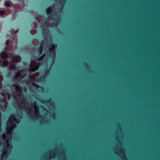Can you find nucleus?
I'll list each match as a JSON object with an SVG mask.
<instances>
[{
	"instance_id": "obj_21",
	"label": "nucleus",
	"mask_w": 160,
	"mask_h": 160,
	"mask_svg": "<svg viewBox=\"0 0 160 160\" xmlns=\"http://www.w3.org/2000/svg\"><path fill=\"white\" fill-rule=\"evenodd\" d=\"M61 2V1H60L59 2H58V4H60V3Z\"/></svg>"
},
{
	"instance_id": "obj_11",
	"label": "nucleus",
	"mask_w": 160,
	"mask_h": 160,
	"mask_svg": "<svg viewBox=\"0 0 160 160\" xmlns=\"http://www.w3.org/2000/svg\"><path fill=\"white\" fill-rule=\"evenodd\" d=\"M21 77V75L20 73L19 72H17L16 74L15 75V78H18L19 77Z\"/></svg>"
},
{
	"instance_id": "obj_16",
	"label": "nucleus",
	"mask_w": 160,
	"mask_h": 160,
	"mask_svg": "<svg viewBox=\"0 0 160 160\" xmlns=\"http://www.w3.org/2000/svg\"><path fill=\"white\" fill-rule=\"evenodd\" d=\"M32 85L33 86L36 87H38V85H37L35 83L32 82Z\"/></svg>"
},
{
	"instance_id": "obj_13",
	"label": "nucleus",
	"mask_w": 160,
	"mask_h": 160,
	"mask_svg": "<svg viewBox=\"0 0 160 160\" xmlns=\"http://www.w3.org/2000/svg\"><path fill=\"white\" fill-rule=\"evenodd\" d=\"M54 47H53V46H52V47H51L49 49L48 51H50L51 52L52 51V50H54Z\"/></svg>"
},
{
	"instance_id": "obj_1",
	"label": "nucleus",
	"mask_w": 160,
	"mask_h": 160,
	"mask_svg": "<svg viewBox=\"0 0 160 160\" xmlns=\"http://www.w3.org/2000/svg\"><path fill=\"white\" fill-rule=\"evenodd\" d=\"M7 49V48L5 47L4 48V50L1 52L0 53V55L2 58L3 59H7L8 58H11V54L10 53L8 54V53L6 52V51Z\"/></svg>"
},
{
	"instance_id": "obj_18",
	"label": "nucleus",
	"mask_w": 160,
	"mask_h": 160,
	"mask_svg": "<svg viewBox=\"0 0 160 160\" xmlns=\"http://www.w3.org/2000/svg\"><path fill=\"white\" fill-rule=\"evenodd\" d=\"M7 134H11V132L9 131V130H7Z\"/></svg>"
},
{
	"instance_id": "obj_5",
	"label": "nucleus",
	"mask_w": 160,
	"mask_h": 160,
	"mask_svg": "<svg viewBox=\"0 0 160 160\" xmlns=\"http://www.w3.org/2000/svg\"><path fill=\"white\" fill-rule=\"evenodd\" d=\"M0 62H3V66L4 67H7L9 64V62L8 60H5L3 61L2 60H0Z\"/></svg>"
},
{
	"instance_id": "obj_22",
	"label": "nucleus",
	"mask_w": 160,
	"mask_h": 160,
	"mask_svg": "<svg viewBox=\"0 0 160 160\" xmlns=\"http://www.w3.org/2000/svg\"><path fill=\"white\" fill-rule=\"evenodd\" d=\"M43 42V41H42V43Z\"/></svg>"
},
{
	"instance_id": "obj_9",
	"label": "nucleus",
	"mask_w": 160,
	"mask_h": 160,
	"mask_svg": "<svg viewBox=\"0 0 160 160\" xmlns=\"http://www.w3.org/2000/svg\"><path fill=\"white\" fill-rule=\"evenodd\" d=\"M13 59L16 62H18L20 60L21 58L19 56H17L14 57L13 58Z\"/></svg>"
},
{
	"instance_id": "obj_17",
	"label": "nucleus",
	"mask_w": 160,
	"mask_h": 160,
	"mask_svg": "<svg viewBox=\"0 0 160 160\" xmlns=\"http://www.w3.org/2000/svg\"><path fill=\"white\" fill-rule=\"evenodd\" d=\"M10 42V41L8 39V40H7L6 42V44L7 45H8Z\"/></svg>"
},
{
	"instance_id": "obj_4",
	"label": "nucleus",
	"mask_w": 160,
	"mask_h": 160,
	"mask_svg": "<svg viewBox=\"0 0 160 160\" xmlns=\"http://www.w3.org/2000/svg\"><path fill=\"white\" fill-rule=\"evenodd\" d=\"M13 86L15 88L17 92H21V90H20L21 88L18 85L14 84L13 85Z\"/></svg>"
},
{
	"instance_id": "obj_15",
	"label": "nucleus",
	"mask_w": 160,
	"mask_h": 160,
	"mask_svg": "<svg viewBox=\"0 0 160 160\" xmlns=\"http://www.w3.org/2000/svg\"><path fill=\"white\" fill-rule=\"evenodd\" d=\"M42 51V48L41 47H40L38 48V52H39L40 53H41Z\"/></svg>"
},
{
	"instance_id": "obj_7",
	"label": "nucleus",
	"mask_w": 160,
	"mask_h": 160,
	"mask_svg": "<svg viewBox=\"0 0 160 160\" xmlns=\"http://www.w3.org/2000/svg\"><path fill=\"white\" fill-rule=\"evenodd\" d=\"M15 119V116L14 115H11L10 118L9 119L8 122L10 123H11L12 121Z\"/></svg>"
},
{
	"instance_id": "obj_8",
	"label": "nucleus",
	"mask_w": 160,
	"mask_h": 160,
	"mask_svg": "<svg viewBox=\"0 0 160 160\" xmlns=\"http://www.w3.org/2000/svg\"><path fill=\"white\" fill-rule=\"evenodd\" d=\"M52 10V8L51 7H49L48 8L47 10H46V12L47 14L49 15L51 14V11Z\"/></svg>"
},
{
	"instance_id": "obj_19",
	"label": "nucleus",
	"mask_w": 160,
	"mask_h": 160,
	"mask_svg": "<svg viewBox=\"0 0 160 160\" xmlns=\"http://www.w3.org/2000/svg\"><path fill=\"white\" fill-rule=\"evenodd\" d=\"M44 78V76H41L40 78H39L38 80H41Z\"/></svg>"
},
{
	"instance_id": "obj_3",
	"label": "nucleus",
	"mask_w": 160,
	"mask_h": 160,
	"mask_svg": "<svg viewBox=\"0 0 160 160\" xmlns=\"http://www.w3.org/2000/svg\"><path fill=\"white\" fill-rule=\"evenodd\" d=\"M38 68V67H37L36 68H33L31 65H30L28 67V70L30 72H34L37 70Z\"/></svg>"
},
{
	"instance_id": "obj_2",
	"label": "nucleus",
	"mask_w": 160,
	"mask_h": 160,
	"mask_svg": "<svg viewBox=\"0 0 160 160\" xmlns=\"http://www.w3.org/2000/svg\"><path fill=\"white\" fill-rule=\"evenodd\" d=\"M44 55H43L42 56L40 57L38 59H34L32 61V62L33 63V64L36 65L37 63L38 62V61H40L43 59V58H44Z\"/></svg>"
},
{
	"instance_id": "obj_14",
	"label": "nucleus",
	"mask_w": 160,
	"mask_h": 160,
	"mask_svg": "<svg viewBox=\"0 0 160 160\" xmlns=\"http://www.w3.org/2000/svg\"><path fill=\"white\" fill-rule=\"evenodd\" d=\"M18 30L17 29L16 31L14 30H11V33L12 34H15L18 31Z\"/></svg>"
},
{
	"instance_id": "obj_10",
	"label": "nucleus",
	"mask_w": 160,
	"mask_h": 160,
	"mask_svg": "<svg viewBox=\"0 0 160 160\" xmlns=\"http://www.w3.org/2000/svg\"><path fill=\"white\" fill-rule=\"evenodd\" d=\"M11 5V2H5V6L7 7H10Z\"/></svg>"
},
{
	"instance_id": "obj_20",
	"label": "nucleus",
	"mask_w": 160,
	"mask_h": 160,
	"mask_svg": "<svg viewBox=\"0 0 160 160\" xmlns=\"http://www.w3.org/2000/svg\"><path fill=\"white\" fill-rule=\"evenodd\" d=\"M3 139L4 140H5L6 141H7V140L6 139V138L5 137H4L3 138Z\"/></svg>"
},
{
	"instance_id": "obj_12",
	"label": "nucleus",
	"mask_w": 160,
	"mask_h": 160,
	"mask_svg": "<svg viewBox=\"0 0 160 160\" xmlns=\"http://www.w3.org/2000/svg\"><path fill=\"white\" fill-rule=\"evenodd\" d=\"M5 13V12L3 10H0V16H2L3 14Z\"/></svg>"
},
{
	"instance_id": "obj_6",
	"label": "nucleus",
	"mask_w": 160,
	"mask_h": 160,
	"mask_svg": "<svg viewBox=\"0 0 160 160\" xmlns=\"http://www.w3.org/2000/svg\"><path fill=\"white\" fill-rule=\"evenodd\" d=\"M10 70L12 71H14L17 69V66L15 64H13L12 67H8Z\"/></svg>"
}]
</instances>
